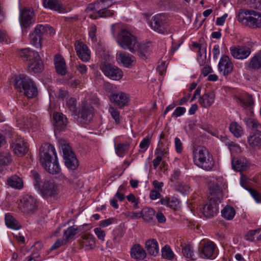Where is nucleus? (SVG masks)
<instances>
[{
	"mask_svg": "<svg viewBox=\"0 0 261 261\" xmlns=\"http://www.w3.org/2000/svg\"><path fill=\"white\" fill-rule=\"evenodd\" d=\"M230 52L234 59L243 60L251 55V48L245 45H234L230 47Z\"/></svg>",
	"mask_w": 261,
	"mask_h": 261,
	"instance_id": "f8f14e48",
	"label": "nucleus"
},
{
	"mask_svg": "<svg viewBox=\"0 0 261 261\" xmlns=\"http://www.w3.org/2000/svg\"><path fill=\"white\" fill-rule=\"evenodd\" d=\"M100 69L105 75L112 80L119 81L123 76V72L121 69L109 64H102L100 66Z\"/></svg>",
	"mask_w": 261,
	"mask_h": 261,
	"instance_id": "1a4fd4ad",
	"label": "nucleus"
},
{
	"mask_svg": "<svg viewBox=\"0 0 261 261\" xmlns=\"http://www.w3.org/2000/svg\"><path fill=\"white\" fill-rule=\"evenodd\" d=\"M218 204L219 203H216L214 201L208 200L201 209L203 215L208 218L216 216L218 211Z\"/></svg>",
	"mask_w": 261,
	"mask_h": 261,
	"instance_id": "6ab92c4d",
	"label": "nucleus"
},
{
	"mask_svg": "<svg viewBox=\"0 0 261 261\" xmlns=\"http://www.w3.org/2000/svg\"><path fill=\"white\" fill-rule=\"evenodd\" d=\"M82 226H79L76 228L70 226L64 231L63 239L65 242L73 240L75 236L81 231Z\"/></svg>",
	"mask_w": 261,
	"mask_h": 261,
	"instance_id": "72a5a7b5",
	"label": "nucleus"
},
{
	"mask_svg": "<svg viewBox=\"0 0 261 261\" xmlns=\"http://www.w3.org/2000/svg\"><path fill=\"white\" fill-rule=\"evenodd\" d=\"M66 108L72 112L74 113L76 111V101L74 98H70L66 102Z\"/></svg>",
	"mask_w": 261,
	"mask_h": 261,
	"instance_id": "13d9d810",
	"label": "nucleus"
},
{
	"mask_svg": "<svg viewBox=\"0 0 261 261\" xmlns=\"http://www.w3.org/2000/svg\"><path fill=\"white\" fill-rule=\"evenodd\" d=\"M93 231L99 240L102 242L105 241L106 232L103 230L101 229V227L99 226L96 227L94 229Z\"/></svg>",
	"mask_w": 261,
	"mask_h": 261,
	"instance_id": "052dcab7",
	"label": "nucleus"
},
{
	"mask_svg": "<svg viewBox=\"0 0 261 261\" xmlns=\"http://www.w3.org/2000/svg\"><path fill=\"white\" fill-rule=\"evenodd\" d=\"M248 142L250 147L254 148L261 147V138L256 135L250 136L248 138Z\"/></svg>",
	"mask_w": 261,
	"mask_h": 261,
	"instance_id": "603ef678",
	"label": "nucleus"
},
{
	"mask_svg": "<svg viewBox=\"0 0 261 261\" xmlns=\"http://www.w3.org/2000/svg\"><path fill=\"white\" fill-rule=\"evenodd\" d=\"M142 216L145 221L149 222L153 220L155 214V211L150 207H145L142 211Z\"/></svg>",
	"mask_w": 261,
	"mask_h": 261,
	"instance_id": "8fccbe9b",
	"label": "nucleus"
},
{
	"mask_svg": "<svg viewBox=\"0 0 261 261\" xmlns=\"http://www.w3.org/2000/svg\"><path fill=\"white\" fill-rule=\"evenodd\" d=\"M74 47L78 57L83 62H88L90 59V51L87 46L79 40L75 41Z\"/></svg>",
	"mask_w": 261,
	"mask_h": 261,
	"instance_id": "dca6fc26",
	"label": "nucleus"
},
{
	"mask_svg": "<svg viewBox=\"0 0 261 261\" xmlns=\"http://www.w3.org/2000/svg\"><path fill=\"white\" fill-rule=\"evenodd\" d=\"M19 55L21 58L29 61L30 62L40 57L37 51L31 50L30 48L21 49L19 52Z\"/></svg>",
	"mask_w": 261,
	"mask_h": 261,
	"instance_id": "cd10ccee",
	"label": "nucleus"
},
{
	"mask_svg": "<svg viewBox=\"0 0 261 261\" xmlns=\"http://www.w3.org/2000/svg\"><path fill=\"white\" fill-rule=\"evenodd\" d=\"M215 100V93L213 91H209L203 94L199 98L198 102L202 107L207 108L214 103Z\"/></svg>",
	"mask_w": 261,
	"mask_h": 261,
	"instance_id": "5701e85b",
	"label": "nucleus"
},
{
	"mask_svg": "<svg viewBox=\"0 0 261 261\" xmlns=\"http://www.w3.org/2000/svg\"><path fill=\"white\" fill-rule=\"evenodd\" d=\"M245 121L246 124L253 132L258 134L261 133V125L256 119L250 118L245 119Z\"/></svg>",
	"mask_w": 261,
	"mask_h": 261,
	"instance_id": "79ce46f5",
	"label": "nucleus"
},
{
	"mask_svg": "<svg viewBox=\"0 0 261 261\" xmlns=\"http://www.w3.org/2000/svg\"><path fill=\"white\" fill-rule=\"evenodd\" d=\"M43 4L45 8L52 10L58 11L59 13H65L63 5L58 0H42Z\"/></svg>",
	"mask_w": 261,
	"mask_h": 261,
	"instance_id": "393cba45",
	"label": "nucleus"
},
{
	"mask_svg": "<svg viewBox=\"0 0 261 261\" xmlns=\"http://www.w3.org/2000/svg\"><path fill=\"white\" fill-rule=\"evenodd\" d=\"M116 220L115 218H109L107 219H105L99 222V226L100 227H106L108 226L109 225L116 223Z\"/></svg>",
	"mask_w": 261,
	"mask_h": 261,
	"instance_id": "69168bd1",
	"label": "nucleus"
},
{
	"mask_svg": "<svg viewBox=\"0 0 261 261\" xmlns=\"http://www.w3.org/2000/svg\"><path fill=\"white\" fill-rule=\"evenodd\" d=\"M146 248L150 255L156 256L159 251L158 242L154 239L149 240L146 242Z\"/></svg>",
	"mask_w": 261,
	"mask_h": 261,
	"instance_id": "f704fd0d",
	"label": "nucleus"
},
{
	"mask_svg": "<svg viewBox=\"0 0 261 261\" xmlns=\"http://www.w3.org/2000/svg\"><path fill=\"white\" fill-rule=\"evenodd\" d=\"M110 99L120 108H122L127 105L129 101L128 95L122 92L112 93Z\"/></svg>",
	"mask_w": 261,
	"mask_h": 261,
	"instance_id": "412c9836",
	"label": "nucleus"
},
{
	"mask_svg": "<svg viewBox=\"0 0 261 261\" xmlns=\"http://www.w3.org/2000/svg\"><path fill=\"white\" fill-rule=\"evenodd\" d=\"M231 153H239L242 152V149L239 144L232 142L228 147Z\"/></svg>",
	"mask_w": 261,
	"mask_h": 261,
	"instance_id": "338daca9",
	"label": "nucleus"
},
{
	"mask_svg": "<svg viewBox=\"0 0 261 261\" xmlns=\"http://www.w3.org/2000/svg\"><path fill=\"white\" fill-rule=\"evenodd\" d=\"M54 62L57 73L62 75H65L67 70L64 59L61 56L57 55L55 56Z\"/></svg>",
	"mask_w": 261,
	"mask_h": 261,
	"instance_id": "c756f323",
	"label": "nucleus"
},
{
	"mask_svg": "<svg viewBox=\"0 0 261 261\" xmlns=\"http://www.w3.org/2000/svg\"><path fill=\"white\" fill-rule=\"evenodd\" d=\"M221 214L223 217L230 220L234 217L236 211L233 207L227 205L221 211Z\"/></svg>",
	"mask_w": 261,
	"mask_h": 261,
	"instance_id": "de8ad7c7",
	"label": "nucleus"
},
{
	"mask_svg": "<svg viewBox=\"0 0 261 261\" xmlns=\"http://www.w3.org/2000/svg\"><path fill=\"white\" fill-rule=\"evenodd\" d=\"M32 176L34 179V185L35 187L38 190L39 187H40L43 183L41 182V179L39 175L36 172H32Z\"/></svg>",
	"mask_w": 261,
	"mask_h": 261,
	"instance_id": "680f3d73",
	"label": "nucleus"
},
{
	"mask_svg": "<svg viewBox=\"0 0 261 261\" xmlns=\"http://www.w3.org/2000/svg\"><path fill=\"white\" fill-rule=\"evenodd\" d=\"M55 33L54 29L47 24H38L33 32L30 35L31 43L35 47L41 48L43 36L44 35H53Z\"/></svg>",
	"mask_w": 261,
	"mask_h": 261,
	"instance_id": "423d86ee",
	"label": "nucleus"
},
{
	"mask_svg": "<svg viewBox=\"0 0 261 261\" xmlns=\"http://www.w3.org/2000/svg\"><path fill=\"white\" fill-rule=\"evenodd\" d=\"M113 4L112 0H101L100 2L95 3L93 4H90L86 9L87 12L89 13L93 9H100L102 8H109Z\"/></svg>",
	"mask_w": 261,
	"mask_h": 261,
	"instance_id": "e433bc0d",
	"label": "nucleus"
},
{
	"mask_svg": "<svg viewBox=\"0 0 261 261\" xmlns=\"http://www.w3.org/2000/svg\"><path fill=\"white\" fill-rule=\"evenodd\" d=\"M167 16L165 14H158L153 16L150 22V27L154 31L161 34L167 32L166 24Z\"/></svg>",
	"mask_w": 261,
	"mask_h": 261,
	"instance_id": "6e6552de",
	"label": "nucleus"
},
{
	"mask_svg": "<svg viewBox=\"0 0 261 261\" xmlns=\"http://www.w3.org/2000/svg\"><path fill=\"white\" fill-rule=\"evenodd\" d=\"M66 167L71 170H75L79 166L77 160L75 155H69L64 158Z\"/></svg>",
	"mask_w": 261,
	"mask_h": 261,
	"instance_id": "a19ab883",
	"label": "nucleus"
},
{
	"mask_svg": "<svg viewBox=\"0 0 261 261\" xmlns=\"http://www.w3.org/2000/svg\"><path fill=\"white\" fill-rule=\"evenodd\" d=\"M206 58V46L205 44H201V46L198 49L197 60L200 66H203L205 62Z\"/></svg>",
	"mask_w": 261,
	"mask_h": 261,
	"instance_id": "49530a36",
	"label": "nucleus"
},
{
	"mask_svg": "<svg viewBox=\"0 0 261 261\" xmlns=\"http://www.w3.org/2000/svg\"><path fill=\"white\" fill-rule=\"evenodd\" d=\"M132 139H129L123 143H119L115 145L116 153L119 157H123L129 149Z\"/></svg>",
	"mask_w": 261,
	"mask_h": 261,
	"instance_id": "c85d7f7f",
	"label": "nucleus"
},
{
	"mask_svg": "<svg viewBox=\"0 0 261 261\" xmlns=\"http://www.w3.org/2000/svg\"><path fill=\"white\" fill-rule=\"evenodd\" d=\"M232 169L238 171L246 170L249 163L246 158L243 157L234 158L232 159Z\"/></svg>",
	"mask_w": 261,
	"mask_h": 261,
	"instance_id": "a878e982",
	"label": "nucleus"
},
{
	"mask_svg": "<svg viewBox=\"0 0 261 261\" xmlns=\"http://www.w3.org/2000/svg\"><path fill=\"white\" fill-rule=\"evenodd\" d=\"M15 88L22 92L27 97L33 98L37 95V89L33 81L28 76L21 74L14 79Z\"/></svg>",
	"mask_w": 261,
	"mask_h": 261,
	"instance_id": "7ed1b4c3",
	"label": "nucleus"
},
{
	"mask_svg": "<svg viewBox=\"0 0 261 261\" xmlns=\"http://www.w3.org/2000/svg\"><path fill=\"white\" fill-rule=\"evenodd\" d=\"M40 161L43 168L50 174H56L60 171L55 147L45 144L40 148Z\"/></svg>",
	"mask_w": 261,
	"mask_h": 261,
	"instance_id": "f257e3e1",
	"label": "nucleus"
},
{
	"mask_svg": "<svg viewBox=\"0 0 261 261\" xmlns=\"http://www.w3.org/2000/svg\"><path fill=\"white\" fill-rule=\"evenodd\" d=\"M44 68L42 61L39 57L38 59L31 62L28 65V69L30 72L35 73L41 72Z\"/></svg>",
	"mask_w": 261,
	"mask_h": 261,
	"instance_id": "2f4dec72",
	"label": "nucleus"
},
{
	"mask_svg": "<svg viewBox=\"0 0 261 261\" xmlns=\"http://www.w3.org/2000/svg\"><path fill=\"white\" fill-rule=\"evenodd\" d=\"M182 253L187 259L192 260L196 259V255L193 251V247L190 244H186L181 246Z\"/></svg>",
	"mask_w": 261,
	"mask_h": 261,
	"instance_id": "ea45409f",
	"label": "nucleus"
},
{
	"mask_svg": "<svg viewBox=\"0 0 261 261\" xmlns=\"http://www.w3.org/2000/svg\"><path fill=\"white\" fill-rule=\"evenodd\" d=\"M215 244L212 241H207L204 243L202 247L199 249V255L203 259L212 258L216 249Z\"/></svg>",
	"mask_w": 261,
	"mask_h": 261,
	"instance_id": "a211bd4d",
	"label": "nucleus"
},
{
	"mask_svg": "<svg viewBox=\"0 0 261 261\" xmlns=\"http://www.w3.org/2000/svg\"><path fill=\"white\" fill-rule=\"evenodd\" d=\"M0 42L9 44L12 42L11 39L8 34L3 31L0 30Z\"/></svg>",
	"mask_w": 261,
	"mask_h": 261,
	"instance_id": "e2e57ef3",
	"label": "nucleus"
},
{
	"mask_svg": "<svg viewBox=\"0 0 261 261\" xmlns=\"http://www.w3.org/2000/svg\"><path fill=\"white\" fill-rule=\"evenodd\" d=\"M233 67V64L228 56L224 55L221 57L218 64V69L223 75L230 74L232 71Z\"/></svg>",
	"mask_w": 261,
	"mask_h": 261,
	"instance_id": "f3484780",
	"label": "nucleus"
},
{
	"mask_svg": "<svg viewBox=\"0 0 261 261\" xmlns=\"http://www.w3.org/2000/svg\"><path fill=\"white\" fill-rule=\"evenodd\" d=\"M7 184L9 186L17 189H21L23 188L22 180L16 175H12L8 178Z\"/></svg>",
	"mask_w": 261,
	"mask_h": 261,
	"instance_id": "4c0bfd02",
	"label": "nucleus"
},
{
	"mask_svg": "<svg viewBox=\"0 0 261 261\" xmlns=\"http://www.w3.org/2000/svg\"><path fill=\"white\" fill-rule=\"evenodd\" d=\"M229 129L236 137H240L243 134L242 127L236 122H233L230 124Z\"/></svg>",
	"mask_w": 261,
	"mask_h": 261,
	"instance_id": "09e8293b",
	"label": "nucleus"
},
{
	"mask_svg": "<svg viewBox=\"0 0 261 261\" xmlns=\"http://www.w3.org/2000/svg\"><path fill=\"white\" fill-rule=\"evenodd\" d=\"M79 242L80 246L86 250H91L95 246V239L93 235L90 233L82 236Z\"/></svg>",
	"mask_w": 261,
	"mask_h": 261,
	"instance_id": "aec40b11",
	"label": "nucleus"
},
{
	"mask_svg": "<svg viewBox=\"0 0 261 261\" xmlns=\"http://www.w3.org/2000/svg\"><path fill=\"white\" fill-rule=\"evenodd\" d=\"M175 190L182 194L185 195L190 192L191 188L187 184L178 182L175 185Z\"/></svg>",
	"mask_w": 261,
	"mask_h": 261,
	"instance_id": "864d4df0",
	"label": "nucleus"
},
{
	"mask_svg": "<svg viewBox=\"0 0 261 261\" xmlns=\"http://www.w3.org/2000/svg\"><path fill=\"white\" fill-rule=\"evenodd\" d=\"M248 67L249 69L254 70L261 68V51L256 53L250 59Z\"/></svg>",
	"mask_w": 261,
	"mask_h": 261,
	"instance_id": "c9c22d12",
	"label": "nucleus"
},
{
	"mask_svg": "<svg viewBox=\"0 0 261 261\" xmlns=\"http://www.w3.org/2000/svg\"><path fill=\"white\" fill-rule=\"evenodd\" d=\"M38 191L45 198L55 196L59 192L58 186L51 180H45Z\"/></svg>",
	"mask_w": 261,
	"mask_h": 261,
	"instance_id": "9d476101",
	"label": "nucleus"
},
{
	"mask_svg": "<svg viewBox=\"0 0 261 261\" xmlns=\"http://www.w3.org/2000/svg\"><path fill=\"white\" fill-rule=\"evenodd\" d=\"M79 115L84 121H90L93 117V108L84 107L81 110Z\"/></svg>",
	"mask_w": 261,
	"mask_h": 261,
	"instance_id": "a18cd8bd",
	"label": "nucleus"
},
{
	"mask_svg": "<svg viewBox=\"0 0 261 261\" xmlns=\"http://www.w3.org/2000/svg\"><path fill=\"white\" fill-rule=\"evenodd\" d=\"M131 257L137 260H143L146 255L144 248L139 244H136L133 246L130 249Z\"/></svg>",
	"mask_w": 261,
	"mask_h": 261,
	"instance_id": "bb28decb",
	"label": "nucleus"
},
{
	"mask_svg": "<svg viewBox=\"0 0 261 261\" xmlns=\"http://www.w3.org/2000/svg\"><path fill=\"white\" fill-rule=\"evenodd\" d=\"M151 139V136L148 135L140 142L139 144L140 152L144 153L147 150L150 144Z\"/></svg>",
	"mask_w": 261,
	"mask_h": 261,
	"instance_id": "5fc2aeb1",
	"label": "nucleus"
},
{
	"mask_svg": "<svg viewBox=\"0 0 261 261\" xmlns=\"http://www.w3.org/2000/svg\"><path fill=\"white\" fill-rule=\"evenodd\" d=\"M249 191L257 202L261 203V194L252 189H250Z\"/></svg>",
	"mask_w": 261,
	"mask_h": 261,
	"instance_id": "774afa93",
	"label": "nucleus"
},
{
	"mask_svg": "<svg viewBox=\"0 0 261 261\" xmlns=\"http://www.w3.org/2000/svg\"><path fill=\"white\" fill-rule=\"evenodd\" d=\"M160 202L162 204L166 205L167 206L170 207L174 210L176 209L179 204V201L177 199L173 198H169L168 197L161 199L160 200Z\"/></svg>",
	"mask_w": 261,
	"mask_h": 261,
	"instance_id": "3c124183",
	"label": "nucleus"
},
{
	"mask_svg": "<svg viewBox=\"0 0 261 261\" xmlns=\"http://www.w3.org/2000/svg\"><path fill=\"white\" fill-rule=\"evenodd\" d=\"M59 143L60 148L63 151L64 158L74 154L72 150L71 147L65 140H61L59 142Z\"/></svg>",
	"mask_w": 261,
	"mask_h": 261,
	"instance_id": "c03bdc74",
	"label": "nucleus"
},
{
	"mask_svg": "<svg viewBox=\"0 0 261 261\" xmlns=\"http://www.w3.org/2000/svg\"><path fill=\"white\" fill-rule=\"evenodd\" d=\"M126 199L129 202L133 203L134 208L137 209L139 207V198H137L133 194L130 193L127 195L126 196Z\"/></svg>",
	"mask_w": 261,
	"mask_h": 261,
	"instance_id": "0e129e2a",
	"label": "nucleus"
},
{
	"mask_svg": "<svg viewBox=\"0 0 261 261\" xmlns=\"http://www.w3.org/2000/svg\"><path fill=\"white\" fill-rule=\"evenodd\" d=\"M18 208L24 213H31L37 208V200L31 195H26L20 200Z\"/></svg>",
	"mask_w": 261,
	"mask_h": 261,
	"instance_id": "9b49d317",
	"label": "nucleus"
},
{
	"mask_svg": "<svg viewBox=\"0 0 261 261\" xmlns=\"http://www.w3.org/2000/svg\"><path fill=\"white\" fill-rule=\"evenodd\" d=\"M192 159L196 166L205 171H211L215 166L213 155L206 147L203 146L193 148Z\"/></svg>",
	"mask_w": 261,
	"mask_h": 261,
	"instance_id": "f03ea898",
	"label": "nucleus"
},
{
	"mask_svg": "<svg viewBox=\"0 0 261 261\" xmlns=\"http://www.w3.org/2000/svg\"><path fill=\"white\" fill-rule=\"evenodd\" d=\"M12 158L10 152L3 151L0 152V171L2 172L4 168L9 166L12 162Z\"/></svg>",
	"mask_w": 261,
	"mask_h": 261,
	"instance_id": "473e14b6",
	"label": "nucleus"
},
{
	"mask_svg": "<svg viewBox=\"0 0 261 261\" xmlns=\"http://www.w3.org/2000/svg\"><path fill=\"white\" fill-rule=\"evenodd\" d=\"M237 102L243 107L251 108L253 104L252 97L249 95H245L237 98Z\"/></svg>",
	"mask_w": 261,
	"mask_h": 261,
	"instance_id": "37998d69",
	"label": "nucleus"
},
{
	"mask_svg": "<svg viewBox=\"0 0 261 261\" xmlns=\"http://www.w3.org/2000/svg\"><path fill=\"white\" fill-rule=\"evenodd\" d=\"M151 44L150 42L138 44L137 49L139 57L142 59H146L149 55L151 50Z\"/></svg>",
	"mask_w": 261,
	"mask_h": 261,
	"instance_id": "7c9ffc66",
	"label": "nucleus"
},
{
	"mask_svg": "<svg viewBox=\"0 0 261 261\" xmlns=\"http://www.w3.org/2000/svg\"><path fill=\"white\" fill-rule=\"evenodd\" d=\"M223 178L221 176L213 177L210 180L209 200L220 203L223 198V194L221 186L223 184Z\"/></svg>",
	"mask_w": 261,
	"mask_h": 261,
	"instance_id": "0eeeda50",
	"label": "nucleus"
},
{
	"mask_svg": "<svg viewBox=\"0 0 261 261\" xmlns=\"http://www.w3.org/2000/svg\"><path fill=\"white\" fill-rule=\"evenodd\" d=\"M162 255L163 258L169 260L173 259L175 256L170 247L168 246H165L162 249Z\"/></svg>",
	"mask_w": 261,
	"mask_h": 261,
	"instance_id": "6e6d98bb",
	"label": "nucleus"
},
{
	"mask_svg": "<svg viewBox=\"0 0 261 261\" xmlns=\"http://www.w3.org/2000/svg\"><path fill=\"white\" fill-rule=\"evenodd\" d=\"M88 15L92 19H95L98 17H112L114 15L113 11L107 8L100 9H93L90 12L87 13Z\"/></svg>",
	"mask_w": 261,
	"mask_h": 261,
	"instance_id": "4be33fe9",
	"label": "nucleus"
},
{
	"mask_svg": "<svg viewBox=\"0 0 261 261\" xmlns=\"http://www.w3.org/2000/svg\"><path fill=\"white\" fill-rule=\"evenodd\" d=\"M67 119L65 115L62 113H56L53 115V123L55 126V132L60 131L66 126Z\"/></svg>",
	"mask_w": 261,
	"mask_h": 261,
	"instance_id": "b1692460",
	"label": "nucleus"
},
{
	"mask_svg": "<svg viewBox=\"0 0 261 261\" xmlns=\"http://www.w3.org/2000/svg\"><path fill=\"white\" fill-rule=\"evenodd\" d=\"M109 112L111 114V117L115 120L116 123L119 124L121 121V117L119 111L113 107H110Z\"/></svg>",
	"mask_w": 261,
	"mask_h": 261,
	"instance_id": "4d7b16f0",
	"label": "nucleus"
},
{
	"mask_svg": "<svg viewBox=\"0 0 261 261\" xmlns=\"http://www.w3.org/2000/svg\"><path fill=\"white\" fill-rule=\"evenodd\" d=\"M117 42L124 49H128L134 53L137 51L138 47V41L136 36L129 31L122 29L118 35Z\"/></svg>",
	"mask_w": 261,
	"mask_h": 261,
	"instance_id": "39448f33",
	"label": "nucleus"
},
{
	"mask_svg": "<svg viewBox=\"0 0 261 261\" xmlns=\"http://www.w3.org/2000/svg\"><path fill=\"white\" fill-rule=\"evenodd\" d=\"M260 230V229L259 228L249 231L245 236V239L248 241H253L255 237H257Z\"/></svg>",
	"mask_w": 261,
	"mask_h": 261,
	"instance_id": "bf43d9fd",
	"label": "nucleus"
},
{
	"mask_svg": "<svg viewBox=\"0 0 261 261\" xmlns=\"http://www.w3.org/2000/svg\"><path fill=\"white\" fill-rule=\"evenodd\" d=\"M116 59L119 64L126 68H132L136 63V58L134 56L123 51H117Z\"/></svg>",
	"mask_w": 261,
	"mask_h": 261,
	"instance_id": "2eb2a0df",
	"label": "nucleus"
},
{
	"mask_svg": "<svg viewBox=\"0 0 261 261\" xmlns=\"http://www.w3.org/2000/svg\"><path fill=\"white\" fill-rule=\"evenodd\" d=\"M5 223L9 228L18 230L21 228V225L19 222L10 214L5 215Z\"/></svg>",
	"mask_w": 261,
	"mask_h": 261,
	"instance_id": "58836bf2",
	"label": "nucleus"
},
{
	"mask_svg": "<svg viewBox=\"0 0 261 261\" xmlns=\"http://www.w3.org/2000/svg\"><path fill=\"white\" fill-rule=\"evenodd\" d=\"M238 20L251 29L261 27V13L254 10H241L238 14Z\"/></svg>",
	"mask_w": 261,
	"mask_h": 261,
	"instance_id": "20e7f679",
	"label": "nucleus"
},
{
	"mask_svg": "<svg viewBox=\"0 0 261 261\" xmlns=\"http://www.w3.org/2000/svg\"><path fill=\"white\" fill-rule=\"evenodd\" d=\"M11 146L14 153L18 156L24 155L29 150L27 142L19 137L12 141Z\"/></svg>",
	"mask_w": 261,
	"mask_h": 261,
	"instance_id": "ddd939ff",
	"label": "nucleus"
},
{
	"mask_svg": "<svg viewBox=\"0 0 261 261\" xmlns=\"http://www.w3.org/2000/svg\"><path fill=\"white\" fill-rule=\"evenodd\" d=\"M19 21L23 30L30 27L35 22V15L33 11L28 8H24L20 11Z\"/></svg>",
	"mask_w": 261,
	"mask_h": 261,
	"instance_id": "4468645a",
	"label": "nucleus"
}]
</instances>
